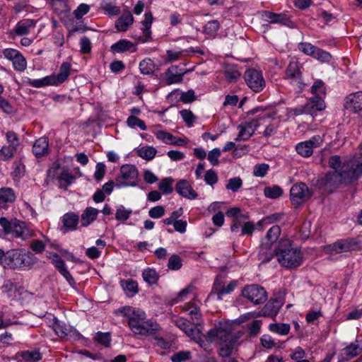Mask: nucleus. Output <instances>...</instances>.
Instances as JSON below:
<instances>
[{
  "mask_svg": "<svg viewBox=\"0 0 362 362\" xmlns=\"http://www.w3.org/2000/svg\"><path fill=\"white\" fill-rule=\"evenodd\" d=\"M114 313L127 320L129 329L135 335L154 337L161 329L160 325L155 320L147 318L146 313L140 308L126 305L117 308Z\"/></svg>",
  "mask_w": 362,
  "mask_h": 362,
  "instance_id": "f257e3e1",
  "label": "nucleus"
},
{
  "mask_svg": "<svg viewBox=\"0 0 362 362\" xmlns=\"http://www.w3.org/2000/svg\"><path fill=\"white\" fill-rule=\"evenodd\" d=\"M362 176V159L343 163L341 170L327 173L322 179V185L328 192H332L341 184H350Z\"/></svg>",
  "mask_w": 362,
  "mask_h": 362,
  "instance_id": "f03ea898",
  "label": "nucleus"
},
{
  "mask_svg": "<svg viewBox=\"0 0 362 362\" xmlns=\"http://www.w3.org/2000/svg\"><path fill=\"white\" fill-rule=\"evenodd\" d=\"M206 337L209 343L216 341L220 344L218 354L223 358L230 356L237 342L230 329L221 322L209 329L206 333Z\"/></svg>",
  "mask_w": 362,
  "mask_h": 362,
  "instance_id": "7ed1b4c3",
  "label": "nucleus"
},
{
  "mask_svg": "<svg viewBox=\"0 0 362 362\" xmlns=\"http://www.w3.org/2000/svg\"><path fill=\"white\" fill-rule=\"evenodd\" d=\"M276 255L279 264L286 268H296L303 262V254L298 248L292 246V241L288 238L281 239L274 248V256Z\"/></svg>",
  "mask_w": 362,
  "mask_h": 362,
  "instance_id": "20e7f679",
  "label": "nucleus"
},
{
  "mask_svg": "<svg viewBox=\"0 0 362 362\" xmlns=\"http://www.w3.org/2000/svg\"><path fill=\"white\" fill-rule=\"evenodd\" d=\"M280 233L281 228L277 225L273 226L267 232L264 238L262 240L258 253L259 259L262 263L269 262L274 257V249L272 248V245Z\"/></svg>",
  "mask_w": 362,
  "mask_h": 362,
  "instance_id": "39448f33",
  "label": "nucleus"
},
{
  "mask_svg": "<svg viewBox=\"0 0 362 362\" xmlns=\"http://www.w3.org/2000/svg\"><path fill=\"white\" fill-rule=\"evenodd\" d=\"M4 268L16 269L21 267H29L33 265V255L30 252L19 250L7 251V256L4 259Z\"/></svg>",
  "mask_w": 362,
  "mask_h": 362,
  "instance_id": "423d86ee",
  "label": "nucleus"
},
{
  "mask_svg": "<svg viewBox=\"0 0 362 362\" xmlns=\"http://www.w3.org/2000/svg\"><path fill=\"white\" fill-rule=\"evenodd\" d=\"M0 226L3 228L4 235H12L17 238L25 239L32 235V233L27 227L25 222L16 218L8 219L6 217L0 218Z\"/></svg>",
  "mask_w": 362,
  "mask_h": 362,
  "instance_id": "0eeeda50",
  "label": "nucleus"
},
{
  "mask_svg": "<svg viewBox=\"0 0 362 362\" xmlns=\"http://www.w3.org/2000/svg\"><path fill=\"white\" fill-rule=\"evenodd\" d=\"M68 78V62L62 63L59 73L51 74L39 79L28 78V83L34 88H41L47 86H59Z\"/></svg>",
  "mask_w": 362,
  "mask_h": 362,
  "instance_id": "6e6552de",
  "label": "nucleus"
},
{
  "mask_svg": "<svg viewBox=\"0 0 362 362\" xmlns=\"http://www.w3.org/2000/svg\"><path fill=\"white\" fill-rule=\"evenodd\" d=\"M269 119H270L269 114L262 111L257 118L239 124L238 127L239 134L235 140L238 141L248 140L254 134L257 127Z\"/></svg>",
  "mask_w": 362,
  "mask_h": 362,
  "instance_id": "1a4fd4ad",
  "label": "nucleus"
},
{
  "mask_svg": "<svg viewBox=\"0 0 362 362\" xmlns=\"http://www.w3.org/2000/svg\"><path fill=\"white\" fill-rule=\"evenodd\" d=\"M47 176L49 179H57L59 187L66 190L68 189V165L66 158H59L54 161L47 171Z\"/></svg>",
  "mask_w": 362,
  "mask_h": 362,
  "instance_id": "9d476101",
  "label": "nucleus"
},
{
  "mask_svg": "<svg viewBox=\"0 0 362 362\" xmlns=\"http://www.w3.org/2000/svg\"><path fill=\"white\" fill-rule=\"evenodd\" d=\"M361 242L358 238L340 239L325 247V252L331 255L351 252L359 249Z\"/></svg>",
  "mask_w": 362,
  "mask_h": 362,
  "instance_id": "9b49d317",
  "label": "nucleus"
},
{
  "mask_svg": "<svg viewBox=\"0 0 362 362\" xmlns=\"http://www.w3.org/2000/svg\"><path fill=\"white\" fill-rule=\"evenodd\" d=\"M138 176V170L134 165H123L120 168V175L116 178L115 186L118 188L134 187L137 184Z\"/></svg>",
  "mask_w": 362,
  "mask_h": 362,
  "instance_id": "f8f14e48",
  "label": "nucleus"
},
{
  "mask_svg": "<svg viewBox=\"0 0 362 362\" xmlns=\"http://www.w3.org/2000/svg\"><path fill=\"white\" fill-rule=\"evenodd\" d=\"M312 197V193L304 182L294 184L290 189V200L295 208L305 203Z\"/></svg>",
  "mask_w": 362,
  "mask_h": 362,
  "instance_id": "ddd939ff",
  "label": "nucleus"
},
{
  "mask_svg": "<svg viewBox=\"0 0 362 362\" xmlns=\"http://www.w3.org/2000/svg\"><path fill=\"white\" fill-rule=\"evenodd\" d=\"M242 295L255 305L262 304L267 299L266 290L257 284L245 286L242 291Z\"/></svg>",
  "mask_w": 362,
  "mask_h": 362,
  "instance_id": "4468645a",
  "label": "nucleus"
},
{
  "mask_svg": "<svg viewBox=\"0 0 362 362\" xmlns=\"http://www.w3.org/2000/svg\"><path fill=\"white\" fill-rule=\"evenodd\" d=\"M247 86L254 92L259 93L265 87L266 82L261 71L255 69H247L243 76Z\"/></svg>",
  "mask_w": 362,
  "mask_h": 362,
  "instance_id": "2eb2a0df",
  "label": "nucleus"
},
{
  "mask_svg": "<svg viewBox=\"0 0 362 362\" xmlns=\"http://www.w3.org/2000/svg\"><path fill=\"white\" fill-rule=\"evenodd\" d=\"M323 142L320 135H314L310 139L301 141L296 146L298 154L304 158L310 157L313 153V149L320 147Z\"/></svg>",
  "mask_w": 362,
  "mask_h": 362,
  "instance_id": "dca6fc26",
  "label": "nucleus"
},
{
  "mask_svg": "<svg viewBox=\"0 0 362 362\" xmlns=\"http://www.w3.org/2000/svg\"><path fill=\"white\" fill-rule=\"evenodd\" d=\"M286 78L300 90L303 89L305 83L298 63L293 62L288 64L286 69Z\"/></svg>",
  "mask_w": 362,
  "mask_h": 362,
  "instance_id": "f3484780",
  "label": "nucleus"
},
{
  "mask_svg": "<svg viewBox=\"0 0 362 362\" xmlns=\"http://www.w3.org/2000/svg\"><path fill=\"white\" fill-rule=\"evenodd\" d=\"M237 284L235 281H230L227 286H225L222 281L216 279L214 281L211 293L208 298H211L213 296L216 295L217 300H222L223 296L232 293L236 288Z\"/></svg>",
  "mask_w": 362,
  "mask_h": 362,
  "instance_id": "a211bd4d",
  "label": "nucleus"
},
{
  "mask_svg": "<svg viewBox=\"0 0 362 362\" xmlns=\"http://www.w3.org/2000/svg\"><path fill=\"white\" fill-rule=\"evenodd\" d=\"M175 189L181 197L189 199H196L198 197L197 192L194 190L192 185L185 179L179 180L175 185Z\"/></svg>",
  "mask_w": 362,
  "mask_h": 362,
  "instance_id": "6ab92c4d",
  "label": "nucleus"
},
{
  "mask_svg": "<svg viewBox=\"0 0 362 362\" xmlns=\"http://www.w3.org/2000/svg\"><path fill=\"white\" fill-rule=\"evenodd\" d=\"M344 106L354 113L362 110V91L353 93L347 95L344 99Z\"/></svg>",
  "mask_w": 362,
  "mask_h": 362,
  "instance_id": "aec40b11",
  "label": "nucleus"
},
{
  "mask_svg": "<svg viewBox=\"0 0 362 362\" xmlns=\"http://www.w3.org/2000/svg\"><path fill=\"white\" fill-rule=\"evenodd\" d=\"M358 342L359 341L357 338L354 342L344 348L338 356V362H346L357 356L362 350V346H361Z\"/></svg>",
  "mask_w": 362,
  "mask_h": 362,
  "instance_id": "412c9836",
  "label": "nucleus"
},
{
  "mask_svg": "<svg viewBox=\"0 0 362 362\" xmlns=\"http://www.w3.org/2000/svg\"><path fill=\"white\" fill-rule=\"evenodd\" d=\"M262 17L265 21H269L270 23H278L286 25L288 28H293V23L291 21L290 18L284 13H276L271 11H266L263 13Z\"/></svg>",
  "mask_w": 362,
  "mask_h": 362,
  "instance_id": "4be33fe9",
  "label": "nucleus"
},
{
  "mask_svg": "<svg viewBox=\"0 0 362 362\" xmlns=\"http://www.w3.org/2000/svg\"><path fill=\"white\" fill-rule=\"evenodd\" d=\"M36 22L32 19H23L19 21L13 29L11 31V35L25 36L30 33L32 29H34Z\"/></svg>",
  "mask_w": 362,
  "mask_h": 362,
  "instance_id": "5701e85b",
  "label": "nucleus"
},
{
  "mask_svg": "<svg viewBox=\"0 0 362 362\" xmlns=\"http://www.w3.org/2000/svg\"><path fill=\"white\" fill-rule=\"evenodd\" d=\"M305 106L306 114L313 115H316L317 112L325 110V103L322 96L314 95L310 98Z\"/></svg>",
  "mask_w": 362,
  "mask_h": 362,
  "instance_id": "b1692460",
  "label": "nucleus"
},
{
  "mask_svg": "<svg viewBox=\"0 0 362 362\" xmlns=\"http://www.w3.org/2000/svg\"><path fill=\"white\" fill-rule=\"evenodd\" d=\"M51 6L59 16L61 21L66 27L68 25V8L66 0H51Z\"/></svg>",
  "mask_w": 362,
  "mask_h": 362,
  "instance_id": "393cba45",
  "label": "nucleus"
},
{
  "mask_svg": "<svg viewBox=\"0 0 362 362\" xmlns=\"http://www.w3.org/2000/svg\"><path fill=\"white\" fill-rule=\"evenodd\" d=\"M223 72L226 80L230 83H236L241 76L239 66L235 64H226Z\"/></svg>",
  "mask_w": 362,
  "mask_h": 362,
  "instance_id": "a878e982",
  "label": "nucleus"
},
{
  "mask_svg": "<svg viewBox=\"0 0 362 362\" xmlns=\"http://www.w3.org/2000/svg\"><path fill=\"white\" fill-rule=\"evenodd\" d=\"M185 334L191 339L199 344L202 348L205 349L206 346L209 344V341H207L206 334L204 335L199 329H198L197 327L192 326V325L189 329L186 330Z\"/></svg>",
  "mask_w": 362,
  "mask_h": 362,
  "instance_id": "bb28decb",
  "label": "nucleus"
},
{
  "mask_svg": "<svg viewBox=\"0 0 362 362\" xmlns=\"http://www.w3.org/2000/svg\"><path fill=\"white\" fill-rule=\"evenodd\" d=\"M134 23V17L132 13L127 10L124 11L122 16L115 21V26L119 32H125Z\"/></svg>",
  "mask_w": 362,
  "mask_h": 362,
  "instance_id": "cd10ccee",
  "label": "nucleus"
},
{
  "mask_svg": "<svg viewBox=\"0 0 362 362\" xmlns=\"http://www.w3.org/2000/svg\"><path fill=\"white\" fill-rule=\"evenodd\" d=\"M33 153L37 158H40L49 153V141L47 137H40L37 139L33 146Z\"/></svg>",
  "mask_w": 362,
  "mask_h": 362,
  "instance_id": "c85d7f7f",
  "label": "nucleus"
},
{
  "mask_svg": "<svg viewBox=\"0 0 362 362\" xmlns=\"http://www.w3.org/2000/svg\"><path fill=\"white\" fill-rule=\"evenodd\" d=\"M16 200V194L13 189L4 187L0 189V207L6 209L8 203H13Z\"/></svg>",
  "mask_w": 362,
  "mask_h": 362,
  "instance_id": "c756f323",
  "label": "nucleus"
},
{
  "mask_svg": "<svg viewBox=\"0 0 362 362\" xmlns=\"http://www.w3.org/2000/svg\"><path fill=\"white\" fill-rule=\"evenodd\" d=\"M99 210L93 207H87L83 212L81 218L82 226H88L98 217Z\"/></svg>",
  "mask_w": 362,
  "mask_h": 362,
  "instance_id": "7c9ffc66",
  "label": "nucleus"
},
{
  "mask_svg": "<svg viewBox=\"0 0 362 362\" xmlns=\"http://www.w3.org/2000/svg\"><path fill=\"white\" fill-rule=\"evenodd\" d=\"M177 67L171 66L165 72V82L167 85L181 83L184 74H177Z\"/></svg>",
  "mask_w": 362,
  "mask_h": 362,
  "instance_id": "2f4dec72",
  "label": "nucleus"
},
{
  "mask_svg": "<svg viewBox=\"0 0 362 362\" xmlns=\"http://www.w3.org/2000/svg\"><path fill=\"white\" fill-rule=\"evenodd\" d=\"M153 23V15L151 12L146 13L144 15V20L141 21L142 30L144 33V38L140 40L142 42L148 41L151 38V28Z\"/></svg>",
  "mask_w": 362,
  "mask_h": 362,
  "instance_id": "473e14b6",
  "label": "nucleus"
},
{
  "mask_svg": "<svg viewBox=\"0 0 362 362\" xmlns=\"http://www.w3.org/2000/svg\"><path fill=\"white\" fill-rule=\"evenodd\" d=\"M47 257L51 259L52 263L59 270L60 274L68 280V271L65 268V264L62 257L56 253H49Z\"/></svg>",
  "mask_w": 362,
  "mask_h": 362,
  "instance_id": "72a5a7b5",
  "label": "nucleus"
},
{
  "mask_svg": "<svg viewBox=\"0 0 362 362\" xmlns=\"http://www.w3.org/2000/svg\"><path fill=\"white\" fill-rule=\"evenodd\" d=\"M175 95L177 98V96H180V100L182 101L185 103H189L195 100L196 96L194 91L192 89L187 90V92H182L179 90H175L174 91H172L168 97L171 98Z\"/></svg>",
  "mask_w": 362,
  "mask_h": 362,
  "instance_id": "f704fd0d",
  "label": "nucleus"
},
{
  "mask_svg": "<svg viewBox=\"0 0 362 362\" xmlns=\"http://www.w3.org/2000/svg\"><path fill=\"white\" fill-rule=\"evenodd\" d=\"M100 7L105 13L110 16H115L120 13V8L115 5V0L103 1Z\"/></svg>",
  "mask_w": 362,
  "mask_h": 362,
  "instance_id": "c9c22d12",
  "label": "nucleus"
},
{
  "mask_svg": "<svg viewBox=\"0 0 362 362\" xmlns=\"http://www.w3.org/2000/svg\"><path fill=\"white\" fill-rule=\"evenodd\" d=\"M134 47V43L127 40H119L111 46V50L117 53H122L130 50Z\"/></svg>",
  "mask_w": 362,
  "mask_h": 362,
  "instance_id": "e433bc0d",
  "label": "nucleus"
},
{
  "mask_svg": "<svg viewBox=\"0 0 362 362\" xmlns=\"http://www.w3.org/2000/svg\"><path fill=\"white\" fill-rule=\"evenodd\" d=\"M156 64L150 58H146L141 60L139 64L141 73L144 75H151L155 71Z\"/></svg>",
  "mask_w": 362,
  "mask_h": 362,
  "instance_id": "4c0bfd02",
  "label": "nucleus"
},
{
  "mask_svg": "<svg viewBox=\"0 0 362 362\" xmlns=\"http://www.w3.org/2000/svg\"><path fill=\"white\" fill-rule=\"evenodd\" d=\"M120 284L123 290L129 296H134L139 292L138 284L133 279L122 280Z\"/></svg>",
  "mask_w": 362,
  "mask_h": 362,
  "instance_id": "58836bf2",
  "label": "nucleus"
},
{
  "mask_svg": "<svg viewBox=\"0 0 362 362\" xmlns=\"http://www.w3.org/2000/svg\"><path fill=\"white\" fill-rule=\"evenodd\" d=\"M275 303H277L276 300H269L261 310L262 315L264 317L275 316L279 310V307Z\"/></svg>",
  "mask_w": 362,
  "mask_h": 362,
  "instance_id": "ea45409f",
  "label": "nucleus"
},
{
  "mask_svg": "<svg viewBox=\"0 0 362 362\" xmlns=\"http://www.w3.org/2000/svg\"><path fill=\"white\" fill-rule=\"evenodd\" d=\"M157 150L151 146H145L136 150L137 155L146 160H152L156 155Z\"/></svg>",
  "mask_w": 362,
  "mask_h": 362,
  "instance_id": "a19ab883",
  "label": "nucleus"
},
{
  "mask_svg": "<svg viewBox=\"0 0 362 362\" xmlns=\"http://www.w3.org/2000/svg\"><path fill=\"white\" fill-rule=\"evenodd\" d=\"M142 277L144 281L149 285L156 284L159 279L158 272L151 268L145 269L142 272Z\"/></svg>",
  "mask_w": 362,
  "mask_h": 362,
  "instance_id": "79ce46f5",
  "label": "nucleus"
},
{
  "mask_svg": "<svg viewBox=\"0 0 362 362\" xmlns=\"http://www.w3.org/2000/svg\"><path fill=\"white\" fill-rule=\"evenodd\" d=\"M93 340L105 347H110L111 345L112 337L110 332H98L95 333V335L93 338Z\"/></svg>",
  "mask_w": 362,
  "mask_h": 362,
  "instance_id": "37998d69",
  "label": "nucleus"
},
{
  "mask_svg": "<svg viewBox=\"0 0 362 362\" xmlns=\"http://www.w3.org/2000/svg\"><path fill=\"white\" fill-rule=\"evenodd\" d=\"M284 191L279 185L267 186L264 188V194L266 197L275 199L282 196Z\"/></svg>",
  "mask_w": 362,
  "mask_h": 362,
  "instance_id": "c03bdc74",
  "label": "nucleus"
},
{
  "mask_svg": "<svg viewBox=\"0 0 362 362\" xmlns=\"http://www.w3.org/2000/svg\"><path fill=\"white\" fill-rule=\"evenodd\" d=\"M18 354L26 362H37L41 359V354L38 350L23 351Z\"/></svg>",
  "mask_w": 362,
  "mask_h": 362,
  "instance_id": "a18cd8bd",
  "label": "nucleus"
},
{
  "mask_svg": "<svg viewBox=\"0 0 362 362\" xmlns=\"http://www.w3.org/2000/svg\"><path fill=\"white\" fill-rule=\"evenodd\" d=\"M269 329L272 332L286 335L289 333L291 327L286 323H272L269 325Z\"/></svg>",
  "mask_w": 362,
  "mask_h": 362,
  "instance_id": "49530a36",
  "label": "nucleus"
},
{
  "mask_svg": "<svg viewBox=\"0 0 362 362\" xmlns=\"http://www.w3.org/2000/svg\"><path fill=\"white\" fill-rule=\"evenodd\" d=\"M220 26V23L217 20L210 21L204 26V33L209 36L214 37Z\"/></svg>",
  "mask_w": 362,
  "mask_h": 362,
  "instance_id": "de8ad7c7",
  "label": "nucleus"
},
{
  "mask_svg": "<svg viewBox=\"0 0 362 362\" xmlns=\"http://www.w3.org/2000/svg\"><path fill=\"white\" fill-rule=\"evenodd\" d=\"M17 149V148L12 146H4L0 149V160L6 161L11 159Z\"/></svg>",
  "mask_w": 362,
  "mask_h": 362,
  "instance_id": "09e8293b",
  "label": "nucleus"
},
{
  "mask_svg": "<svg viewBox=\"0 0 362 362\" xmlns=\"http://www.w3.org/2000/svg\"><path fill=\"white\" fill-rule=\"evenodd\" d=\"M174 180L171 177H165L163 179L158 185V189L164 194H170L173 192V183Z\"/></svg>",
  "mask_w": 362,
  "mask_h": 362,
  "instance_id": "8fccbe9b",
  "label": "nucleus"
},
{
  "mask_svg": "<svg viewBox=\"0 0 362 362\" xmlns=\"http://www.w3.org/2000/svg\"><path fill=\"white\" fill-rule=\"evenodd\" d=\"M52 327L58 337L64 338L67 336L68 333L66 325L64 322H60L57 319L54 318Z\"/></svg>",
  "mask_w": 362,
  "mask_h": 362,
  "instance_id": "3c124183",
  "label": "nucleus"
},
{
  "mask_svg": "<svg viewBox=\"0 0 362 362\" xmlns=\"http://www.w3.org/2000/svg\"><path fill=\"white\" fill-rule=\"evenodd\" d=\"M313 58L321 63H329L332 60V57L329 52L317 47Z\"/></svg>",
  "mask_w": 362,
  "mask_h": 362,
  "instance_id": "603ef678",
  "label": "nucleus"
},
{
  "mask_svg": "<svg viewBox=\"0 0 362 362\" xmlns=\"http://www.w3.org/2000/svg\"><path fill=\"white\" fill-rule=\"evenodd\" d=\"M127 124L131 128L139 127L143 131H145L147 129L145 122L134 115H131L127 118Z\"/></svg>",
  "mask_w": 362,
  "mask_h": 362,
  "instance_id": "864d4df0",
  "label": "nucleus"
},
{
  "mask_svg": "<svg viewBox=\"0 0 362 362\" xmlns=\"http://www.w3.org/2000/svg\"><path fill=\"white\" fill-rule=\"evenodd\" d=\"M317 47L310 42H302L298 45V48L301 52L311 57H313Z\"/></svg>",
  "mask_w": 362,
  "mask_h": 362,
  "instance_id": "5fc2aeb1",
  "label": "nucleus"
},
{
  "mask_svg": "<svg viewBox=\"0 0 362 362\" xmlns=\"http://www.w3.org/2000/svg\"><path fill=\"white\" fill-rule=\"evenodd\" d=\"M132 213V209H127L124 206H119L116 211L115 218L117 221L124 222L129 219Z\"/></svg>",
  "mask_w": 362,
  "mask_h": 362,
  "instance_id": "6e6d98bb",
  "label": "nucleus"
},
{
  "mask_svg": "<svg viewBox=\"0 0 362 362\" xmlns=\"http://www.w3.org/2000/svg\"><path fill=\"white\" fill-rule=\"evenodd\" d=\"M181 257L177 255H173L170 257L168 262V267L170 270H178L182 266Z\"/></svg>",
  "mask_w": 362,
  "mask_h": 362,
  "instance_id": "4d7b16f0",
  "label": "nucleus"
},
{
  "mask_svg": "<svg viewBox=\"0 0 362 362\" xmlns=\"http://www.w3.org/2000/svg\"><path fill=\"white\" fill-rule=\"evenodd\" d=\"M14 69L18 71H23L27 66V62L25 57L20 52L14 60L12 61Z\"/></svg>",
  "mask_w": 362,
  "mask_h": 362,
  "instance_id": "13d9d810",
  "label": "nucleus"
},
{
  "mask_svg": "<svg viewBox=\"0 0 362 362\" xmlns=\"http://www.w3.org/2000/svg\"><path fill=\"white\" fill-rule=\"evenodd\" d=\"M311 92L315 95H325L326 92L324 82L320 79L315 81L311 87Z\"/></svg>",
  "mask_w": 362,
  "mask_h": 362,
  "instance_id": "bf43d9fd",
  "label": "nucleus"
},
{
  "mask_svg": "<svg viewBox=\"0 0 362 362\" xmlns=\"http://www.w3.org/2000/svg\"><path fill=\"white\" fill-rule=\"evenodd\" d=\"M180 116L187 127H192L196 120V117L189 110H182L180 112Z\"/></svg>",
  "mask_w": 362,
  "mask_h": 362,
  "instance_id": "052dcab7",
  "label": "nucleus"
},
{
  "mask_svg": "<svg viewBox=\"0 0 362 362\" xmlns=\"http://www.w3.org/2000/svg\"><path fill=\"white\" fill-rule=\"evenodd\" d=\"M243 186V180L240 177H233L228 180L226 188L233 192H237Z\"/></svg>",
  "mask_w": 362,
  "mask_h": 362,
  "instance_id": "680f3d73",
  "label": "nucleus"
},
{
  "mask_svg": "<svg viewBox=\"0 0 362 362\" xmlns=\"http://www.w3.org/2000/svg\"><path fill=\"white\" fill-rule=\"evenodd\" d=\"M191 358V352L189 351H182L173 354L170 359L172 362H185Z\"/></svg>",
  "mask_w": 362,
  "mask_h": 362,
  "instance_id": "e2e57ef3",
  "label": "nucleus"
},
{
  "mask_svg": "<svg viewBox=\"0 0 362 362\" xmlns=\"http://www.w3.org/2000/svg\"><path fill=\"white\" fill-rule=\"evenodd\" d=\"M269 169V165L267 163L255 165L253 169V175L255 177H263L266 175Z\"/></svg>",
  "mask_w": 362,
  "mask_h": 362,
  "instance_id": "0e129e2a",
  "label": "nucleus"
},
{
  "mask_svg": "<svg viewBox=\"0 0 362 362\" xmlns=\"http://www.w3.org/2000/svg\"><path fill=\"white\" fill-rule=\"evenodd\" d=\"M90 11V6L86 4H81L73 12L74 17L77 20H81L83 16L87 14Z\"/></svg>",
  "mask_w": 362,
  "mask_h": 362,
  "instance_id": "69168bd1",
  "label": "nucleus"
},
{
  "mask_svg": "<svg viewBox=\"0 0 362 362\" xmlns=\"http://www.w3.org/2000/svg\"><path fill=\"white\" fill-rule=\"evenodd\" d=\"M221 150L218 148H215L209 152L207 159L213 166H216L219 163L218 158L221 156Z\"/></svg>",
  "mask_w": 362,
  "mask_h": 362,
  "instance_id": "338daca9",
  "label": "nucleus"
},
{
  "mask_svg": "<svg viewBox=\"0 0 362 362\" xmlns=\"http://www.w3.org/2000/svg\"><path fill=\"white\" fill-rule=\"evenodd\" d=\"M204 181L210 186L215 185L218 182V176L216 171L213 169L207 170L204 175Z\"/></svg>",
  "mask_w": 362,
  "mask_h": 362,
  "instance_id": "774afa93",
  "label": "nucleus"
}]
</instances>
